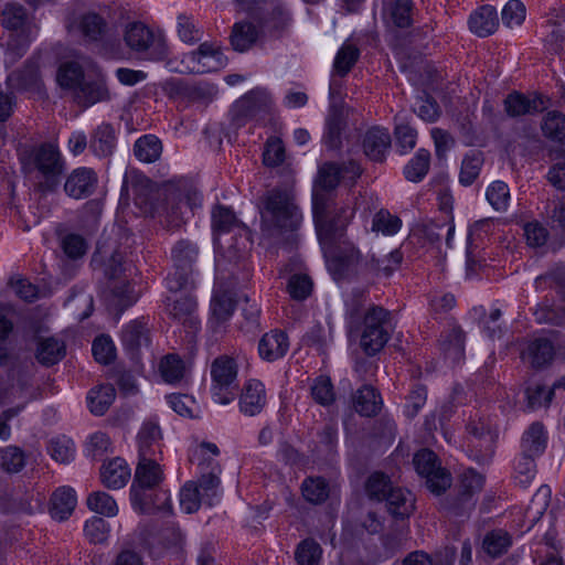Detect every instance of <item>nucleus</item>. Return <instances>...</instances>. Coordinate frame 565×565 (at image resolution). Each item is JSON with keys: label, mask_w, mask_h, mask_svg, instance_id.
<instances>
[{"label": "nucleus", "mask_w": 565, "mask_h": 565, "mask_svg": "<svg viewBox=\"0 0 565 565\" xmlns=\"http://www.w3.org/2000/svg\"><path fill=\"white\" fill-rule=\"evenodd\" d=\"M260 234L270 245L284 244L300 226L302 214L292 195L273 189L262 200Z\"/></svg>", "instance_id": "1"}, {"label": "nucleus", "mask_w": 565, "mask_h": 565, "mask_svg": "<svg viewBox=\"0 0 565 565\" xmlns=\"http://www.w3.org/2000/svg\"><path fill=\"white\" fill-rule=\"evenodd\" d=\"M312 214L319 243L323 254H328L343 242L342 238L354 217L355 210L349 205L330 210L328 194L315 192Z\"/></svg>", "instance_id": "2"}, {"label": "nucleus", "mask_w": 565, "mask_h": 565, "mask_svg": "<svg viewBox=\"0 0 565 565\" xmlns=\"http://www.w3.org/2000/svg\"><path fill=\"white\" fill-rule=\"evenodd\" d=\"M122 39L126 46L138 60L162 62L169 56V46L163 32L154 31L143 22L128 23Z\"/></svg>", "instance_id": "3"}, {"label": "nucleus", "mask_w": 565, "mask_h": 565, "mask_svg": "<svg viewBox=\"0 0 565 565\" xmlns=\"http://www.w3.org/2000/svg\"><path fill=\"white\" fill-rule=\"evenodd\" d=\"M202 195L192 188L180 189L168 186L163 192V201L158 203L154 216L169 228H178L184 223L186 211H193L201 205Z\"/></svg>", "instance_id": "4"}, {"label": "nucleus", "mask_w": 565, "mask_h": 565, "mask_svg": "<svg viewBox=\"0 0 565 565\" xmlns=\"http://www.w3.org/2000/svg\"><path fill=\"white\" fill-rule=\"evenodd\" d=\"M28 164L36 171L41 191L52 192L57 188L64 172V160L56 146L46 142L33 148Z\"/></svg>", "instance_id": "5"}, {"label": "nucleus", "mask_w": 565, "mask_h": 565, "mask_svg": "<svg viewBox=\"0 0 565 565\" xmlns=\"http://www.w3.org/2000/svg\"><path fill=\"white\" fill-rule=\"evenodd\" d=\"M77 30L86 44L94 45L97 53L111 58L118 50V40L111 34L106 20L95 12H87L79 17Z\"/></svg>", "instance_id": "6"}, {"label": "nucleus", "mask_w": 565, "mask_h": 565, "mask_svg": "<svg viewBox=\"0 0 565 565\" xmlns=\"http://www.w3.org/2000/svg\"><path fill=\"white\" fill-rule=\"evenodd\" d=\"M199 256L198 246L189 239H180L171 249L173 271L166 278V286L170 292L186 289L191 284L193 265Z\"/></svg>", "instance_id": "7"}, {"label": "nucleus", "mask_w": 565, "mask_h": 565, "mask_svg": "<svg viewBox=\"0 0 565 565\" xmlns=\"http://www.w3.org/2000/svg\"><path fill=\"white\" fill-rule=\"evenodd\" d=\"M391 312L381 306H371L364 313V328L360 345L365 354L372 356L380 352L390 340L388 324Z\"/></svg>", "instance_id": "8"}, {"label": "nucleus", "mask_w": 565, "mask_h": 565, "mask_svg": "<svg viewBox=\"0 0 565 565\" xmlns=\"http://www.w3.org/2000/svg\"><path fill=\"white\" fill-rule=\"evenodd\" d=\"M211 392L215 403L227 405L233 402L238 392L237 364L234 359L222 355L211 365Z\"/></svg>", "instance_id": "9"}, {"label": "nucleus", "mask_w": 565, "mask_h": 565, "mask_svg": "<svg viewBox=\"0 0 565 565\" xmlns=\"http://www.w3.org/2000/svg\"><path fill=\"white\" fill-rule=\"evenodd\" d=\"M271 98L267 90L255 88L237 99L231 108V120L236 128L250 120L263 119L271 108Z\"/></svg>", "instance_id": "10"}, {"label": "nucleus", "mask_w": 565, "mask_h": 565, "mask_svg": "<svg viewBox=\"0 0 565 565\" xmlns=\"http://www.w3.org/2000/svg\"><path fill=\"white\" fill-rule=\"evenodd\" d=\"M416 472L425 478L427 488L435 494H441L452 483L450 472L443 468L438 456L430 449L418 450L413 458Z\"/></svg>", "instance_id": "11"}, {"label": "nucleus", "mask_w": 565, "mask_h": 565, "mask_svg": "<svg viewBox=\"0 0 565 565\" xmlns=\"http://www.w3.org/2000/svg\"><path fill=\"white\" fill-rule=\"evenodd\" d=\"M484 483L482 475L475 469H467L460 479L458 493L445 498L441 502L443 509L455 516H463L473 510L476 505L475 494L481 491Z\"/></svg>", "instance_id": "12"}, {"label": "nucleus", "mask_w": 565, "mask_h": 565, "mask_svg": "<svg viewBox=\"0 0 565 565\" xmlns=\"http://www.w3.org/2000/svg\"><path fill=\"white\" fill-rule=\"evenodd\" d=\"M342 244V247H333L330 253L324 254L328 269L338 281L356 275L362 262V255L353 244L344 241Z\"/></svg>", "instance_id": "13"}, {"label": "nucleus", "mask_w": 565, "mask_h": 565, "mask_svg": "<svg viewBox=\"0 0 565 565\" xmlns=\"http://www.w3.org/2000/svg\"><path fill=\"white\" fill-rule=\"evenodd\" d=\"M172 294V296H168L164 300L166 312L170 318L195 332L200 328V320L196 315V299L189 294L180 296L177 292Z\"/></svg>", "instance_id": "14"}, {"label": "nucleus", "mask_w": 565, "mask_h": 565, "mask_svg": "<svg viewBox=\"0 0 565 565\" xmlns=\"http://www.w3.org/2000/svg\"><path fill=\"white\" fill-rule=\"evenodd\" d=\"M71 97L78 106L88 108L97 103L110 100L111 95L105 76L97 75L96 77H85Z\"/></svg>", "instance_id": "15"}, {"label": "nucleus", "mask_w": 565, "mask_h": 565, "mask_svg": "<svg viewBox=\"0 0 565 565\" xmlns=\"http://www.w3.org/2000/svg\"><path fill=\"white\" fill-rule=\"evenodd\" d=\"M185 58L193 63V73L215 72L227 64V57L221 47L209 42L201 43L195 51L188 53Z\"/></svg>", "instance_id": "16"}, {"label": "nucleus", "mask_w": 565, "mask_h": 565, "mask_svg": "<svg viewBox=\"0 0 565 565\" xmlns=\"http://www.w3.org/2000/svg\"><path fill=\"white\" fill-rule=\"evenodd\" d=\"M130 499L134 509L140 513H152L156 510L171 512L172 504L167 492L154 491V488L131 486Z\"/></svg>", "instance_id": "17"}, {"label": "nucleus", "mask_w": 565, "mask_h": 565, "mask_svg": "<svg viewBox=\"0 0 565 565\" xmlns=\"http://www.w3.org/2000/svg\"><path fill=\"white\" fill-rule=\"evenodd\" d=\"M467 434L472 437L478 444H475L473 440L470 441L468 447H471V452L473 449L476 454L472 455L473 459L479 463L487 462L492 456V444L493 438L489 430V425L484 418H470L466 426Z\"/></svg>", "instance_id": "18"}, {"label": "nucleus", "mask_w": 565, "mask_h": 565, "mask_svg": "<svg viewBox=\"0 0 565 565\" xmlns=\"http://www.w3.org/2000/svg\"><path fill=\"white\" fill-rule=\"evenodd\" d=\"M98 183V177L92 168L81 167L71 172L64 183L65 193L75 200L90 196Z\"/></svg>", "instance_id": "19"}, {"label": "nucleus", "mask_w": 565, "mask_h": 565, "mask_svg": "<svg viewBox=\"0 0 565 565\" xmlns=\"http://www.w3.org/2000/svg\"><path fill=\"white\" fill-rule=\"evenodd\" d=\"M121 344L132 360L138 358L142 347L150 343L149 329L142 319H135L128 322L121 330Z\"/></svg>", "instance_id": "20"}, {"label": "nucleus", "mask_w": 565, "mask_h": 565, "mask_svg": "<svg viewBox=\"0 0 565 565\" xmlns=\"http://www.w3.org/2000/svg\"><path fill=\"white\" fill-rule=\"evenodd\" d=\"M391 142L392 139L387 129L372 127L363 136V152L371 161L382 163L386 159Z\"/></svg>", "instance_id": "21"}, {"label": "nucleus", "mask_w": 565, "mask_h": 565, "mask_svg": "<svg viewBox=\"0 0 565 565\" xmlns=\"http://www.w3.org/2000/svg\"><path fill=\"white\" fill-rule=\"evenodd\" d=\"M7 85L11 90L39 92L42 79L38 62L33 58L28 60L21 70L12 72L7 77Z\"/></svg>", "instance_id": "22"}, {"label": "nucleus", "mask_w": 565, "mask_h": 565, "mask_svg": "<svg viewBox=\"0 0 565 565\" xmlns=\"http://www.w3.org/2000/svg\"><path fill=\"white\" fill-rule=\"evenodd\" d=\"M267 403L264 384L258 380H248L239 396V411L246 416H256L262 413Z\"/></svg>", "instance_id": "23"}, {"label": "nucleus", "mask_w": 565, "mask_h": 565, "mask_svg": "<svg viewBox=\"0 0 565 565\" xmlns=\"http://www.w3.org/2000/svg\"><path fill=\"white\" fill-rule=\"evenodd\" d=\"M201 477L196 487L206 498V504L212 507L218 495L221 466L215 459H204L199 462Z\"/></svg>", "instance_id": "24"}, {"label": "nucleus", "mask_w": 565, "mask_h": 565, "mask_svg": "<svg viewBox=\"0 0 565 565\" xmlns=\"http://www.w3.org/2000/svg\"><path fill=\"white\" fill-rule=\"evenodd\" d=\"M131 190L134 195L135 205L138 206L142 213L154 216V211L158 203H154L156 193L152 191L150 180L147 178H137L129 183L125 178L121 186V194Z\"/></svg>", "instance_id": "25"}, {"label": "nucleus", "mask_w": 565, "mask_h": 565, "mask_svg": "<svg viewBox=\"0 0 565 565\" xmlns=\"http://www.w3.org/2000/svg\"><path fill=\"white\" fill-rule=\"evenodd\" d=\"M288 350V335L278 329L265 333L258 342L259 356L267 362H275L282 359Z\"/></svg>", "instance_id": "26"}, {"label": "nucleus", "mask_w": 565, "mask_h": 565, "mask_svg": "<svg viewBox=\"0 0 565 565\" xmlns=\"http://www.w3.org/2000/svg\"><path fill=\"white\" fill-rule=\"evenodd\" d=\"M545 109L544 100L541 96L530 98L524 94L513 92L504 99V110L510 117H520L533 115Z\"/></svg>", "instance_id": "27"}, {"label": "nucleus", "mask_w": 565, "mask_h": 565, "mask_svg": "<svg viewBox=\"0 0 565 565\" xmlns=\"http://www.w3.org/2000/svg\"><path fill=\"white\" fill-rule=\"evenodd\" d=\"M90 151L99 158L110 157L117 146V136L113 125L102 122L90 134Z\"/></svg>", "instance_id": "28"}, {"label": "nucleus", "mask_w": 565, "mask_h": 565, "mask_svg": "<svg viewBox=\"0 0 565 565\" xmlns=\"http://www.w3.org/2000/svg\"><path fill=\"white\" fill-rule=\"evenodd\" d=\"M162 479L163 472L157 460L150 456H139L131 486H138V488L143 489L156 488Z\"/></svg>", "instance_id": "29"}, {"label": "nucleus", "mask_w": 565, "mask_h": 565, "mask_svg": "<svg viewBox=\"0 0 565 565\" xmlns=\"http://www.w3.org/2000/svg\"><path fill=\"white\" fill-rule=\"evenodd\" d=\"M412 0H383L384 19L396 28L406 29L412 25Z\"/></svg>", "instance_id": "30"}, {"label": "nucleus", "mask_w": 565, "mask_h": 565, "mask_svg": "<svg viewBox=\"0 0 565 565\" xmlns=\"http://www.w3.org/2000/svg\"><path fill=\"white\" fill-rule=\"evenodd\" d=\"M469 29L480 38L495 32L499 25L498 13L494 7L486 4L472 12L469 18Z\"/></svg>", "instance_id": "31"}, {"label": "nucleus", "mask_w": 565, "mask_h": 565, "mask_svg": "<svg viewBox=\"0 0 565 565\" xmlns=\"http://www.w3.org/2000/svg\"><path fill=\"white\" fill-rule=\"evenodd\" d=\"M212 228L217 234L238 231L244 232L247 237L250 235L248 226L236 217L234 211L221 204L212 210Z\"/></svg>", "instance_id": "32"}, {"label": "nucleus", "mask_w": 565, "mask_h": 565, "mask_svg": "<svg viewBox=\"0 0 565 565\" xmlns=\"http://www.w3.org/2000/svg\"><path fill=\"white\" fill-rule=\"evenodd\" d=\"M76 503L75 490L71 487H61L52 494L50 514L56 521H65L72 515Z\"/></svg>", "instance_id": "33"}, {"label": "nucleus", "mask_w": 565, "mask_h": 565, "mask_svg": "<svg viewBox=\"0 0 565 565\" xmlns=\"http://www.w3.org/2000/svg\"><path fill=\"white\" fill-rule=\"evenodd\" d=\"M387 511L396 519L408 518L415 508L413 494L403 488L393 487L383 500Z\"/></svg>", "instance_id": "34"}, {"label": "nucleus", "mask_w": 565, "mask_h": 565, "mask_svg": "<svg viewBox=\"0 0 565 565\" xmlns=\"http://www.w3.org/2000/svg\"><path fill=\"white\" fill-rule=\"evenodd\" d=\"M1 24L13 32H35L25 8L18 3H7L2 10Z\"/></svg>", "instance_id": "35"}, {"label": "nucleus", "mask_w": 565, "mask_h": 565, "mask_svg": "<svg viewBox=\"0 0 565 565\" xmlns=\"http://www.w3.org/2000/svg\"><path fill=\"white\" fill-rule=\"evenodd\" d=\"M100 477L105 487L120 489L130 479V468L124 459L115 458L102 467Z\"/></svg>", "instance_id": "36"}, {"label": "nucleus", "mask_w": 565, "mask_h": 565, "mask_svg": "<svg viewBox=\"0 0 565 565\" xmlns=\"http://www.w3.org/2000/svg\"><path fill=\"white\" fill-rule=\"evenodd\" d=\"M236 300L234 294L230 289L216 286L213 290L211 299V312L213 319L217 322L227 321L235 309Z\"/></svg>", "instance_id": "37"}, {"label": "nucleus", "mask_w": 565, "mask_h": 565, "mask_svg": "<svg viewBox=\"0 0 565 565\" xmlns=\"http://www.w3.org/2000/svg\"><path fill=\"white\" fill-rule=\"evenodd\" d=\"M383 402L371 385H364L354 395V408L361 416L372 417L380 413Z\"/></svg>", "instance_id": "38"}, {"label": "nucleus", "mask_w": 565, "mask_h": 565, "mask_svg": "<svg viewBox=\"0 0 565 565\" xmlns=\"http://www.w3.org/2000/svg\"><path fill=\"white\" fill-rule=\"evenodd\" d=\"M547 444L546 433L544 426L535 422L524 431L521 440V452L531 456L540 457Z\"/></svg>", "instance_id": "39"}, {"label": "nucleus", "mask_w": 565, "mask_h": 565, "mask_svg": "<svg viewBox=\"0 0 565 565\" xmlns=\"http://www.w3.org/2000/svg\"><path fill=\"white\" fill-rule=\"evenodd\" d=\"M465 332L461 328H452L440 341L441 351L452 364L459 363L465 356Z\"/></svg>", "instance_id": "40"}, {"label": "nucleus", "mask_w": 565, "mask_h": 565, "mask_svg": "<svg viewBox=\"0 0 565 565\" xmlns=\"http://www.w3.org/2000/svg\"><path fill=\"white\" fill-rule=\"evenodd\" d=\"M259 32L250 22H236L231 33V44L237 52L248 51L257 41Z\"/></svg>", "instance_id": "41"}, {"label": "nucleus", "mask_w": 565, "mask_h": 565, "mask_svg": "<svg viewBox=\"0 0 565 565\" xmlns=\"http://www.w3.org/2000/svg\"><path fill=\"white\" fill-rule=\"evenodd\" d=\"M116 397V391L113 385L105 384L92 388L87 395V404L90 413L96 416L104 415Z\"/></svg>", "instance_id": "42"}, {"label": "nucleus", "mask_w": 565, "mask_h": 565, "mask_svg": "<svg viewBox=\"0 0 565 565\" xmlns=\"http://www.w3.org/2000/svg\"><path fill=\"white\" fill-rule=\"evenodd\" d=\"M511 545V535L502 529L488 532L482 540V550L491 558L500 557L508 552Z\"/></svg>", "instance_id": "43"}, {"label": "nucleus", "mask_w": 565, "mask_h": 565, "mask_svg": "<svg viewBox=\"0 0 565 565\" xmlns=\"http://www.w3.org/2000/svg\"><path fill=\"white\" fill-rule=\"evenodd\" d=\"M66 349L64 342L47 338L39 342L36 349V359L44 366H51L60 362L65 355Z\"/></svg>", "instance_id": "44"}, {"label": "nucleus", "mask_w": 565, "mask_h": 565, "mask_svg": "<svg viewBox=\"0 0 565 565\" xmlns=\"http://www.w3.org/2000/svg\"><path fill=\"white\" fill-rule=\"evenodd\" d=\"M356 45L344 42L338 50L333 61V73L340 77L347 76L360 58Z\"/></svg>", "instance_id": "45"}, {"label": "nucleus", "mask_w": 565, "mask_h": 565, "mask_svg": "<svg viewBox=\"0 0 565 565\" xmlns=\"http://www.w3.org/2000/svg\"><path fill=\"white\" fill-rule=\"evenodd\" d=\"M161 152L162 143L153 135H145L138 138L134 145V154L141 162L152 163L160 158Z\"/></svg>", "instance_id": "46"}, {"label": "nucleus", "mask_w": 565, "mask_h": 565, "mask_svg": "<svg viewBox=\"0 0 565 565\" xmlns=\"http://www.w3.org/2000/svg\"><path fill=\"white\" fill-rule=\"evenodd\" d=\"M483 162L484 158L481 151H469L461 162V168L459 172L460 184L463 186L471 185L479 177Z\"/></svg>", "instance_id": "47"}, {"label": "nucleus", "mask_w": 565, "mask_h": 565, "mask_svg": "<svg viewBox=\"0 0 565 565\" xmlns=\"http://www.w3.org/2000/svg\"><path fill=\"white\" fill-rule=\"evenodd\" d=\"M85 77L84 70L77 62H65L60 65L57 71V83L62 88L68 90L70 95Z\"/></svg>", "instance_id": "48"}, {"label": "nucleus", "mask_w": 565, "mask_h": 565, "mask_svg": "<svg viewBox=\"0 0 565 565\" xmlns=\"http://www.w3.org/2000/svg\"><path fill=\"white\" fill-rule=\"evenodd\" d=\"M161 439V429L158 423L149 420L143 423L138 433L139 456L153 457V446Z\"/></svg>", "instance_id": "49"}, {"label": "nucleus", "mask_w": 565, "mask_h": 565, "mask_svg": "<svg viewBox=\"0 0 565 565\" xmlns=\"http://www.w3.org/2000/svg\"><path fill=\"white\" fill-rule=\"evenodd\" d=\"M554 353V345L546 338L535 339L527 347V354L534 367H542L551 363Z\"/></svg>", "instance_id": "50"}, {"label": "nucleus", "mask_w": 565, "mask_h": 565, "mask_svg": "<svg viewBox=\"0 0 565 565\" xmlns=\"http://www.w3.org/2000/svg\"><path fill=\"white\" fill-rule=\"evenodd\" d=\"M430 164V153L426 149H419L409 162L404 167V175L411 182L422 181Z\"/></svg>", "instance_id": "51"}, {"label": "nucleus", "mask_w": 565, "mask_h": 565, "mask_svg": "<svg viewBox=\"0 0 565 565\" xmlns=\"http://www.w3.org/2000/svg\"><path fill=\"white\" fill-rule=\"evenodd\" d=\"M35 32H13L9 35L6 42V56L11 62L14 63L19 58H21L28 51L29 45L34 38Z\"/></svg>", "instance_id": "52"}, {"label": "nucleus", "mask_w": 565, "mask_h": 565, "mask_svg": "<svg viewBox=\"0 0 565 565\" xmlns=\"http://www.w3.org/2000/svg\"><path fill=\"white\" fill-rule=\"evenodd\" d=\"M303 498L313 504L324 502L329 497L328 482L321 477H309L303 480L301 486Z\"/></svg>", "instance_id": "53"}, {"label": "nucleus", "mask_w": 565, "mask_h": 565, "mask_svg": "<svg viewBox=\"0 0 565 565\" xmlns=\"http://www.w3.org/2000/svg\"><path fill=\"white\" fill-rule=\"evenodd\" d=\"M537 457L521 452L514 465V479L515 482L526 488L530 486L536 475L535 459Z\"/></svg>", "instance_id": "54"}, {"label": "nucleus", "mask_w": 565, "mask_h": 565, "mask_svg": "<svg viewBox=\"0 0 565 565\" xmlns=\"http://www.w3.org/2000/svg\"><path fill=\"white\" fill-rule=\"evenodd\" d=\"M543 135L554 141H562L565 139V115L553 110L548 111L542 122Z\"/></svg>", "instance_id": "55"}, {"label": "nucleus", "mask_w": 565, "mask_h": 565, "mask_svg": "<svg viewBox=\"0 0 565 565\" xmlns=\"http://www.w3.org/2000/svg\"><path fill=\"white\" fill-rule=\"evenodd\" d=\"M87 507L90 511L98 514L113 518L118 513V507L115 499L106 492L96 491L88 495Z\"/></svg>", "instance_id": "56"}, {"label": "nucleus", "mask_w": 565, "mask_h": 565, "mask_svg": "<svg viewBox=\"0 0 565 565\" xmlns=\"http://www.w3.org/2000/svg\"><path fill=\"white\" fill-rule=\"evenodd\" d=\"M47 450L55 461L68 463L74 459L75 445L71 438L58 436L50 440Z\"/></svg>", "instance_id": "57"}, {"label": "nucleus", "mask_w": 565, "mask_h": 565, "mask_svg": "<svg viewBox=\"0 0 565 565\" xmlns=\"http://www.w3.org/2000/svg\"><path fill=\"white\" fill-rule=\"evenodd\" d=\"M291 17L288 10L281 6H276L260 19V24L268 32L280 33L289 25Z\"/></svg>", "instance_id": "58"}, {"label": "nucleus", "mask_w": 565, "mask_h": 565, "mask_svg": "<svg viewBox=\"0 0 565 565\" xmlns=\"http://www.w3.org/2000/svg\"><path fill=\"white\" fill-rule=\"evenodd\" d=\"M341 178V168L339 164L333 162L324 163L319 169L317 179L319 190L316 192L322 193L321 191L330 192L334 190L339 185Z\"/></svg>", "instance_id": "59"}, {"label": "nucleus", "mask_w": 565, "mask_h": 565, "mask_svg": "<svg viewBox=\"0 0 565 565\" xmlns=\"http://www.w3.org/2000/svg\"><path fill=\"white\" fill-rule=\"evenodd\" d=\"M322 548L312 539L301 541L295 552L298 565H318L321 558Z\"/></svg>", "instance_id": "60"}, {"label": "nucleus", "mask_w": 565, "mask_h": 565, "mask_svg": "<svg viewBox=\"0 0 565 565\" xmlns=\"http://www.w3.org/2000/svg\"><path fill=\"white\" fill-rule=\"evenodd\" d=\"M489 204L499 212L507 211L510 201V190L505 182L494 181L492 182L486 192Z\"/></svg>", "instance_id": "61"}, {"label": "nucleus", "mask_w": 565, "mask_h": 565, "mask_svg": "<svg viewBox=\"0 0 565 565\" xmlns=\"http://www.w3.org/2000/svg\"><path fill=\"white\" fill-rule=\"evenodd\" d=\"M401 218L391 214L387 210H380L375 213L372 221V230L386 236L395 235L401 230Z\"/></svg>", "instance_id": "62"}, {"label": "nucleus", "mask_w": 565, "mask_h": 565, "mask_svg": "<svg viewBox=\"0 0 565 565\" xmlns=\"http://www.w3.org/2000/svg\"><path fill=\"white\" fill-rule=\"evenodd\" d=\"M536 290H543L547 287H555L565 292V266L556 265L547 273L540 275L534 280Z\"/></svg>", "instance_id": "63"}, {"label": "nucleus", "mask_w": 565, "mask_h": 565, "mask_svg": "<svg viewBox=\"0 0 565 565\" xmlns=\"http://www.w3.org/2000/svg\"><path fill=\"white\" fill-rule=\"evenodd\" d=\"M393 487L387 476L382 472H374L369 477L365 488L370 499L382 502Z\"/></svg>", "instance_id": "64"}]
</instances>
